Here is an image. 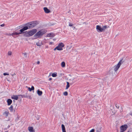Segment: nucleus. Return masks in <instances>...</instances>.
<instances>
[{
  "mask_svg": "<svg viewBox=\"0 0 132 132\" xmlns=\"http://www.w3.org/2000/svg\"><path fill=\"white\" fill-rule=\"evenodd\" d=\"M37 93L39 96H41L43 92L42 91L40 90L39 89L37 90Z\"/></svg>",
  "mask_w": 132,
  "mask_h": 132,
  "instance_id": "obj_16",
  "label": "nucleus"
},
{
  "mask_svg": "<svg viewBox=\"0 0 132 132\" xmlns=\"http://www.w3.org/2000/svg\"><path fill=\"white\" fill-rule=\"evenodd\" d=\"M5 132H8V131H5Z\"/></svg>",
  "mask_w": 132,
  "mask_h": 132,
  "instance_id": "obj_41",
  "label": "nucleus"
},
{
  "mask_svg": "<svg viewBox=\"0 0 132 132\" xmlns=\"http://www.w3.org/2000/svg\"><path fill=\"white\" fill-rule=\"evenodd\" d=\"M37 31V30L36 29H32L30 31L28 32L26 36L27 37L31 36L36 33Z\"/></svg>",
  "mask_w": 132,
  "mask_h": 132,
  "instance_id": "obj_4",
  "label": "nucleus"
},
{
  "mask_svg": "<svg viewBox=\"0 0 132 132\" xmlns=\"http://www.w3.org/2000/svg\"><path fill=\"white\" fill-rule=\"evenodd\" d=\"M3 75L4 76L9 75V74L8 73H3Z\"/></svg>",
  "mask_w": 132,
  "mask_h": 132,
  "instance_id": "obj_30",
  "label": "nucleus"
},
{
  "mask_svg": "<svg viewBox=\"0 0 132 132\" xmlns=\"http://www.w3.org/2000/svg\"><path fill=\"white\" fill-rule=\"evenodd\" d=\"M115 106L116 108L118 109H119V105H117L116 103H115Z\"/></svg>",
  "mask_w": 132,
  "mask_h": 132,
  "instance_id": "obj_26",
  "label": "nucleus"
},
{
  "mask_svg": "<svg viewBox=\"0 0 132 132\" xmlns=\"http://www.w3.org/2000/svg\"><path fill=\"white\" fill-rule=\"evenodd\" d=\"M13 102H14V101H15L14 100H13Z\"/></svg>",
  "mask_w": 132,
  "mask_h": 132,
  "instance_id": "obj_43",
  "label": "nucleus"
},
{
  "mask_svg": "<svg viewBox=\"0 0 132 132\" xmlns=\"http://www.w3.org/2000/svg\"><path fill=\"white\" fill-rule=\"evenodd\" d=\"M73 26V24L70 23L69 24V26Z\"/></svg>",
  "mask_w": 132,
  "mask_h": 132,
  "instance_id": "obj_33",
  "label": "nucleus"
},
{
  "mask_svg": "<svg viewBox=\"0 0 132 132\" xmlns=\"http://www.w3.org/2000/svg\"><path fill=\"white\" fill-rule=\"evenodd\" d=\"M28 89L29 90V91L31 92L32 90H34V86H32L31 87V88L29 87H28Z\"/></svg>",
  "mask_w": 132,
  "mask_h": 132,
  "instance_id": "obj_20",
  "label": "nucleus"
},
{
  "mask_svg": "<svg viewBox=\"0 0 132 132\" xmlns=\"http://www.w3.org/2000/svg\"><path fill=\"white\" fill-rule=\"evenodd\" d=\"M64 46V45L62 43H60L58 44V46L56 47L54 49V51L57 50L59 51H61L63 50L62 48Z\"/></svg>",
  "mask_w": 132,
  "mask_h": 132,
  "instance_id": "obj_5",
  "label": "nucleus"
},
{
  "mask_svg": "<svg viewBox=\"0 0 132 132\" xmlns=\"http://www.w3.org/2000/svg\"><path fill=\"white\" fill-rule=\"evenodd\" d=\"M52 76L53 77H55L57 76L56 74L55 73H53L52 74Z\"/></svg>",
  "mask_w": 132,
  "mask_h": 132,
  "instance_id": "obj_25",
  "label": "nucleus"
},
{
  "mask_svg": "<svg viewBox=\"0 0 132 132\" xmlns=\"http://www.w3.org/2000/svg\"><path fill=\"white\" fill-rule=\"evenodd\" d=\"M38 23L37 21H32L27 23L26 24V27H27L28 29L32 28L36 26Z\"/></svg>",
  "mask_w": 132,
  "mask_h": 132,
  "instance_id": "obj_1",
  "label": "nucleus"
},
{
  "mask_svg": "<svg viewBox=\"0 0 132 132\" xmlns=\"http://www.w3.org/2000/svg\"><path fill=\"white\" fill-rule=\"evenodd\" d=\"M52 78H50L49 79V80H52Z\"/></svg>",
  "mask_w": 132,
  "mask_h": 132,
  "instance_id": "obj_39",
  "label": "nucleus"
},
{
  "mask_svg": "<svg viewBox=\"0 0 132 132\" xmlns=\"http://www.w3.org/2000/svg\"><path fill=\"white\" fill-rule=\"evenodd\" d=\"M67 85L65 88L66 89H67L70 86V84L68 82H67Z\"/></svg>",
  "mask_w": 132,
  "mask_h": 132,
  "instance_id": "obj_23",
  "label": "nucleus"
},
{
  "mask_svg": "<svg viewBox=\"0 0 132 132\" xmlns=\"http://www.w3.org/2000/svg\"><path fill=\"white\" fill-rule=\"evenodd\" d=\"M40 63V62L39 61H38L37 62V64H39Z\"/></svg>",
  "mask_w": 132,
  "mask_h": 132,
  "instance_id": "obj_35",
  "label": "nucleus"
},
{
  "mask_svg": "<svg viewBox=\"0 0 132 132\" xmlns=\"http://www.w3.org/2000/svg\"><path fill=\"white\" fill-rule=\"evenodd\" d=\"M63 95L65 96H67L68 95V93L67 92H65L63 93Z\"/></svg>",
  "mask_w": 132,
  "mask_h": 132,
  "instance_id": "obj_27",
  "label": "nucleus"
},
{
  "mask_svg": "<svg viewBox=\"0 0 132 132\" xmlns=\"http://www.w3.org/2000/svg\"><path fill=\"white\" fill-rule=\"evenodd\" d=\"M128 128L127 125H122L120 127V131L119 132H124Z\"/></svg>",
  "mask_w": 132,
  "mask_h": 132,
  "instance_id": "obj_6",
  "label": "nucleus"
},
{
  "mask_svg": "<svg viewBox=\"0 0 132 132\" xmlns=\"http://www.w3.org/2000/svg\"><path fill=\"white\" fill-rule=\"evenodd\" d=\"M21 33L19 32H14L12 34H11V35L13 37H16V36L17 35H18L19 34H21Z\"/></svg>",
  "mask_w": 132,
  "mask_h": 132,
  "instance_id": "obj_8",
  "label": "nucleus"
},
{
  "mask_svg": "<svg viewBox=\"0 0 132 132\" xmlns=\"http://www.w3.org/2000/svg\"><path fill=\"white\" fill-rule=\"evenodd\" d=\"M9 114V112L7 110V111H5L4 113L3 114V115H5L6 117L8 116Z\"/></svg>",
  "mask_w": 132,
  "mask_h": 132,
  "instance_id": "obj_19",
  "label": "nucleus"
},
{
  "mask_svg": "<svg viewBox=\"0 0 132 132\" xmlns=\"http://www.w3.org/2000/svg\"><path fill=\"white\" fill-rule=\"evenodd\" d=\"M9 110L11 112H12L13 111V106L11 105L10 107L9 108Z\"/></svg>",
  "mask_w": 132,
  "mask_h": 132,
  "instance_id": "obj_22",
  "label": "nucleus"
},
{
  "mask_svg": "<svg viewBox=\"0 0 132 132\" xmlns=\"http://www.w3.org/2000/svg\"><path fill=\"white\" fill-rule=\"evenodd\" d=\"M49 44L50 45L53 44V42H50Z\"/></svg>",
  "mask_w": 132,
  "mask_h": 132,
  "instance_id": "obj_32",
  "label": "nucleus"
},
{
  "mask_svg": "<svg viewBox=\"0 0 132 132\" xmlns=\"http://www.w3.org/2000/svg\"><path fill=\"white\" fill-rule=\"evenodd\" d=\"M10 127V126L9 125L8 126L7 128H9Z\"/></svg>",
  "mask_w": 132,
  "mask_h": 132,
  "instance_id": "obj_40",
  "label": "nucleus"
},
{
  "mask_svg": "<svg viewBox=\"0 0 132 132\" xmlns=\"http://www.w3.org/2000/svg\"><path fill=\"white\" fill-rule=\"evenodd\" d=\"M130 114L132 116V111L130 112Z\"/></svg>",
  "mask_w": 132,
  "mask_h": 132,
  "instance_id": "obj_36",
  "label": "nucleus"
},
{
  "mask_svg": "<svg viewBox=\"0 0 132 132\" xmlns=\"http://www.w3.org/2000/svg\"><path fill=\"white\" fill-rule=\"evenodd\" d=\"M28 129L30 132H35V130L33 129V127H28Z\"/></svg>",
  "mask_w": 132,
  "mask_h": 132,
  "instance_id": "obj_13",
  "label": "nucleus"
},
{
  "mask_svg": "<svg viewBox=\"0 0 132 132\" xmlns=\"http://www.w3.org/2000/svg\"><path fill=\"white\" fill-rule=\"evenodd\" d=\"M123 60V58L122 59L119 61L118 64L116 65H115L114 67V70L115 72H116L118 70L121 65L124 62V61Z\"/></svg>",
  "mask_w": 132,
  "mask_h": 132,
  "instance_id": "obj_3",
  "label": "nucleus"
},
{
  "mask_svg": "<svg viewBox=\"0 0 132 132\" xmlns=\"http://www.w3.org/2000/svg\"><path fill=\"white\" fill-rule=\"evenodd\" d=\"M43 44L42 41H39L36 43V45L38 46H40L43 45Z\"/></svg>",
  "mask_w": 132,
  "mask_h": 132,
  "instance_id": "obj_15",
  "label": "nucleus"
},
{
  "mask_svg": "<svg viewBox=\"0 0 132 132\" xmlns=\"http://www.w3.org/2000/svg\"><path fill=\"white\" fill-rule=\"evenodd\" d=\"M43 9L46 13H49L50 12V11L46 7H44Z\"/></svg>",
  "mask_w": 132,
  "mask_h": 132,
  "instance_id": "obj_12",
  "label": "nucleus"
},
{
  "mask_svg": "<svg viewBox=\"0 0 132 132\" xmlns=\"http://www.w3.org/2000/svg\"><path fill=\"white\" fill-rule=\"evenodd\" d=\"M12 54V52L11 51H9L8 52V55H11Z\"/></svg>",
  "mask_w": 132,
  "mask_h": 132,
  "instance_id": "obj_29",
  "label": "nucleus"
},
{
  "mask_svg": "<svg viewBox=\"0 0 132 132\" xmlns=\"http://www.w3.org/2000/svg\"><path fill=\"white\" fill-rule=\"evenodd\" d=\"M29 98L30 99H31L32 98H31V96H29Z\"/></svg>",
  "mask_w": 132,
  "mask_h": 132,
  "instance_id": "obj_37",
  "label": "nucleus"
},
{
  "mask_svg": "<svg viewBox=\"0 0 132 132\" xmlns=\"http://www.w3.org/2000/svg\"><path fill=\"white\" fill-rule=\"evenodd\" d=\"M7 80L8 81H9V80Z\"/></svg>",
  "mask_w": 132,
  "mask_h": 132,
  "instance_id": "obj_42",
  "label": "nucleus"
},
{
  "mask_svg": "<svg viewBox=\"0 0 132 132\" xmlns=\"http://www.w3.org/2000/svg\"><path fill=\"white\" fill-rule=\"evenodd\" d=\"M27 53L26 52H25L23 53V54H24V56L26 57H27Z\"/></svg>",
  "mask_w": 132,
  "mask_h": 132,
  "instance_id": "obj_28",
  "label": "nucleus"
},
{
  "mask_svg": "<svg viewBox=\"0 0 132 132\" xmlns=\"http://www.w3.org/2000/svg\"><path fill=\"white\" fill-rule=\"evenodd\" d=\"M55 36V34L53 33H50L47 35V37H53Z\"/></svg>",
  "mask_w": 132,
  "mask_h": 132,
  "instance_id": "obj_10",
  "label": "nucleus"
},
{
  "mask_svg": "<svg viewBox=\"0 0 132 132\" xmlns=\"http://www.w3.org/2000/svg\"><path fill=\"white\" fill-rule=\"evenodd\" d=\"M109 27L108 26H107L106 25H105V26H103L102 27V32L103 31H104L105 30V29L107 28H108V27Z\"/></svg>",
  "mask_w": 132,
  "mask_h": 132,
  "instance_id": "obj_17",
  "label": "nucleus"
},
{
  "mask_svg": "<svg viewBox=\"0 0 132 132\" xmlns=\"http://www.w3.org/2000/svg\"><path fill=\"white\" fill-rule=\"evenodd\" d=\"M47 31L45 29H43L40 30L39 31L37 32L34 36L35 37H38L42 36L44 34H45Z\"/></svg>",
  "mask_w": 132,
  "mask_h": 132,
  "instance_id": "obj_2",
  "label": "nucleus"
},
{
  "mask_svg": "<svg viewBox=\"0 0 132 132\" xmlns=\"http://www.w3.org/2000/svg\"><path fill=\"white\" fill-rule=\"evenodd\" d=\"M61 127L62 128V131L63 132H66L65 130V128L63 124H62L61 125Z\"/></svg>",
  "mask_w": 132,
  "mask_h": 132,
  "instance_id": "obj_18",
  "label": "nucleus"
},
{
  "mask_svg": "<svg viewBox=\"0 0 132 132\" xmlns=\"http://www.w3.org/2000/svg\"><path fill=\"white\" fill-rule=\"evenodd\" d=\"M5 25V24H2L1 25H0V26L2 27H4Z\"/></svg>",
  "mask_w": 132,
  "mask_h": 132,
  "instance_id": "obj_34",
  "label": "nucleus"
},
{
  "mask_svg": "<svg viewBox=\"0 0 132 132\" xmlns=\"http://www.w3.org/2000/svg\"><path fill=\"white\" fill-rule=\"evenodd\" d=\"M94 129H92L90 130L89 132H94Z\"/></svg>",
  "mask_w": 132,
  "mask_h": 132,
  "instance_id": "obj_31",
  "label": "nucleus"
},
{
  "mask_svg": "<svg viewBox=\"0 0 132 132\" xmlns=\"http://www.w3.org/2000/svg\"><path fill=\"white\" fill-rule=\"evenodd\" d=\"M61 65L62 67H64L65 66V63L64 62H62L61 63Z\"/></svg>",
  "mask_w": 132,
  "mask_h": 132,
  "instance_id": "obj_24",
  "label": "nucleus"
},
{
  "mask_svg": "<svg viewBox=\"0 0 132 132\" xmlns=\"http://www.w3.org/2000/svg\"><path fill=\"white\" fill-rule=\"evenodd\" d=\"M15 75V73H14V74H12L11 75L12 76H14V75Z\"/></svg>",
  "mask_w": 132,
  "mask_h": 132,
  "instance_id": "obj_38",
  "label": "nucleus"
},
{
  "mask_svg": "<svg viewBox=\"0 0 132 132\" xmlns=\"http://www.w3.org/2000/svg\"><path fill=\"white\" fill-rule=\"evenodd\" d=\"M28 29V28L27 27L25 26L23 28L21 29L20 31L21 32L20 33H21V34L24 31L27 30Z\"/></svg>",
  "mask_w": 132,
  "mask_h": 132,
  "instance_id": "obj_9",
  "label": "nucleus"
},
{
  "mask_svg": "<svg viewBox=\"0 0 132 132\" xmlns=\"http://www.w3.org/2000/svg\"><path fill=\"white\" fill-rule=\"evenodd\" d=\"M19 95H13L11 97V98L13 99H14L16 100H18V96H19Z\"/></svg>",
  "mask_w": 132,
  "mask_h": 132,
  "instance_id": "obj_11",
  "label": "nucleus"
},
{
  "mask_svg": "<svg viewBox=\"0 0 132 132\" xmlns=\"http://www.w3.org/2000/svg\"><path fill=\"white\" fill-rule=\"evenodd\" d=\"M101 127H97V128L96 132H101Z\"/></svg>",
  "mask_w": 132,
  "mask_h": 132,
  "instance_id": "obj_21",
  "label": "nucleus"
},
{
  "mask_svg": "<svg viewBox=\"0 0 132 132\" xmlns=\"http://www.w3.org/2000/svg\"><path fill=\"white\" fill-rule=\"evenodd\" d=\"M7 102L8 105H10L12 102V101L10 99H8L7 100Z\"/></svg>",
  "mask_w": 132,
  "mask_h": 132,
  "instance_id": "obj_14",
  "label": "nucleus"
},
{
  "mask_svg": "<svg viewBox=\"0 0 132 132\" xmlns=\"http://www.w3.org/2000/svg\"><path fill=\"white\" fill-rule=\"evenodd\" d=\"M96 29L98 32H102V27L99 25H97L96 26Z\"/></svg>",
  "mask_w": 132,
  "mask_h": 132,
  "instance_id": "obj_7",
  "label": "nucleus"
}]
</instances>
